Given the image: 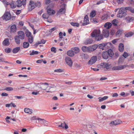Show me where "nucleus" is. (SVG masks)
Wrapping results in <instances>:
<instances>
[{
    "label": "nucleus",
    "mask_w": 134,
    "mask_h": 134,
    "mask_svg": "<svg viewBox=\"0 0 134 134\" xmlns=\"http://www.w3.org/2000/svg\"><path fill=\"white\" fill-rule=\"evenodd\" d=\"M65 9L64 7L61 8L59 10L58 13L59 14H63L65 13Z\"/></svg>",
    "instance_id": "obj_35"
},
{
    "label": "nucleus",
    "mask_w": 134,
    "mask_h": 134,
    "mask_svg": "<svg viewBox=\"0 0 134 134\" xmlns=\"http://www.w3.org/2000/svg\"><path fill=\"white\" fill-rule=\"evenodd\" d=\"M124 58L123 57H120L118 61V63L119 65L122 64L124 61Z\"/></svg>",
    "instance_id": "obj_30"
},
{
    "label": "nucleus",
    "mask_w": 134,
    "mask_h": 134,
    "mask_svg": "<svg viewBox=\"0 0 134 134\" xmlns=\"http://www.w3.org/2000/svg\"><path fill=\"white\" fill-rule=\"evenodd\" d=\"M38 53V52L37 51H32V52L30 54V55H33L34 54H37Z\"/></svg>",
    "instance_id": "obj_48"
},
{
    "label": "nucleus",
    "mask_w": 134,
    "mask_h": 134,
    "mask_svg": "<svg viewBox=\"0 0 134 134\" xmlns=\"http://www.w3.org/2000/svg\"><path fill=\"white\" fill-rule=\"evenodd\" d=\"M59 127H61L63 128H65V129H67L68 128V126L66 124L65 122L64 121L61 125H58Z\"/></svg>",
    "instance_id": "obj_18"
},
{
    "label": "nucleus",
    "mask_w": 134,
    "mask_h": 134,
    "mask_svg": "<svg viewBox=\"0 0 134 134\" xmlns=\"http://www.w3.org/2000/svg\"><path fill=\"white\" fill-rule=\"evenodd\" d=\"M26 0H23L21 1L20 0H18L16 1L17 6L18 7H20L22 5H23L26 4Z\"/></svg>",
    "instance_id": "obj_8"
},
{
    "label": "nucleus",
    "mask_w": 134,
    "mask_h": 134,
    "mask_svg": "<svg viewBox=\"0 0 134 134\" xmlns=\"http://www.w3.org/2000/svg\"><path fill=\"white\" fill-rule=\"evenodd\" d=\"M98 66L99 68H106V69H108L109 67L108 63L105 62L102 63L98 65Z\"/></svg>",
    "instance_id": "obj_5"
},
{
    "label": "nucleus",
    "mask_w": 134,
    "mask_h": 134,
    "mask_svg": "<svg viewBox=\"0 0 134 134\" xmlns=\"http://www.w3.org/2000/svg\"><path fill=\"white\" fill-rule=\"evenodd\" d=\"M39 119L40 120V121H42L43 122V123L44 124H47L48 123V122L46 120L44 119Z\"/></svg>",
    "instance_id": "obj_49"
},
{
    "label": "nucleus",
    "mask_w": 134,
    "mask_h": 134,
    "mask_svg": "<svg viewBox=\"0 0 134 134\" xmlns=\"http://www.w3.org/2000/svg\"><path fill=\"white\" fill-rule=\"evenodd\" d=\"M75 66L77 68H79L81 67V65L80 64H75Z\"/></svg>",
    "instance_id": "obj_63"
},
{
    "label": "nucleus",
    "mask_w": 134,
    "mask_h": 134,
    "mask_svg": "<svg viewBox=\"0 0 134 134\" xmlns=\"http://www.w3.org/2000/svg\"><path fill=\"white\" fill-rule=\"evenodd\" d=\"M133 34L132 32H130L127 33L125 34V36L126 37H130L132 36Z\"/></svg>",
    "instance_id": "obj_37"
},
{
    "label": "nucleus",
    "mask_w": 134,
    "mask_h": 134,
    "mask_svg": "<svg viewBox=\"0 0 134 134\" xmlns=\"http://www.w3.org/2000/svg\"><path fill=\"white\" fill-rule=\"evenodd\" d=\"M59 38L62 39L63 38V33L62 32H60L59 33Z\"/></svg>",
    "instance_id": "obj_56"
},
{
    "label": "nucleus",
    "mask_w": 134,
    "mask_h": 134,
    "mask_svg": "<svg viewBox=\"0 0 134 134\" xmlns=\"http://www.w3.org/2000/svg\"><path fill=\"white\" fill-rule=\"evenodd\" d=\"M108 17V15L107 14L103 15L102 17V20H104L106 19Z\"/></svg>",
    "instance_id": "obj_44"
},
{
    "label": "nucleus",
    "mask_w": 134,
    "mask_h": 134,
    "mask_svg": "<svg viewBox=\"0 0 134 134\" xmlns=\"http://www.w3.org/2000/svg\"><path fill=\"white\" fill-rule=\"evenodd\" d=\"M93 40L91 38H88L85 40L84 42V44L85 45L90 44L92 43Z\"/></svg>",
    "instance_id": "obj_15"
},
{
    "label": "nucleus",
    "mask_w": 134,
    "mask_h": 134,
    "mask_svg": "<svg viewBox=\"0 0 134 134\" xmlns=\"http://www.w3.org/2000/svg\"><path fill=\"white\" fill-rule=\"evenodd\" d=\"M125 19L127 22H130L132 21L134 19V18L128 16L125 18Z\"/></svg>",
    "instance_id": "obj_29"
},
{
    "label": "nucleus",
    "mask_w": 134,
    "mask_h": 134,
    "mask_svg": "<svg viewBox=\"0 0 134 134\" xmlns=\"http://www.w3.org/2000/svg\"><path fill=\"white\" fill-rule=\"evenodd\" d=\"M108 98V97L107 96H104L102 98H100V97H99V102H101V101H103L107 99Z\"/></svg>",
    "instance_id": "obj_38"
},
{
    "label": "nucleus",
    "mask_w": 134,
    "mask_h": 134,
    "mask_svg": "<svg viewBox=\"0 0 134 134\" xmlns=\"http://www.w3.org/2000/svg\"><path fill=\"white\" fill-rule=\"evenodd\" d=\"M47 13L49 15H52L55 13V11L49 8L47 10Z\"/></svg>",
    "instance_id": "obj_22"
},
{
    "label": "nucleus",
    "mask_w": 134,
    "mask_h": 134,
    "mask_svg": "<svg viewBox=\"0 0 134 134\" xmlns=\"http://www.w3.org/2000/svg\"><path fill=\"white\" fill-rule=\"evenodd\" d=\"M118 21L116 19H114L113 20L112 23L113 25L115 26H116L117 25Z\"/></svg>",
    "instance_id": "obj_39"
},
{
    "label": "nucleus",
    "mask_w": 134,
    "mask_h": 134,
    "mask_svg": "<svg viewBox=\"0 0 134 134\" xmlns=\"http://www.w3.org/2000/svg\"><path fill=\"white\" fill-rule=\"evenodd\" d=\"M49 15L47 13H45L43 14L42 17L44 18L47 19L49 18Z\"/></svg>",
    "instance_id": "obj_42"
},
{
    "label": "nucleus",
    "mask_w": 134,
    "mask_h": 134,
    "mask_svg": "<svg viewBox=\"0 0 134 134\" xmlns=\"http://www.w3.org/2000/svg\"><path fill=\"white\" fill-rule=\"evenodd\" d=\"M118 96V94L117 93H114L113 94V95H112V97H117Z\"/></svg>",
    "instance_id": "obj_64"
},
{
    "label": "nucleus",
    "mask_w": 134,
    "mask_h": 134,
    "mask_svg": "<svg viewBox=\"0 0 134 134\" xmlns=\"http://www.w3.org/2000/svg\"><path fill=\"white\" fill-rule=\"evenodd\" d=\"M81 49L84 52H90V48L86 46H83L81 48Z\"/></svg>",
    "instance_id": "obj_16"
},
{
    "label": "nucleus",
    "mask_w": 134,
    "mask_h": 134,
    "mask_svg": "<svg viewBox=\"0 0 134 134\" xmlns=\"http://www.w3.org/2000/svg\"><path fill=\"white\" fill-rule=\"evenodd\" d=\"M67 54L70 57H72L74 56V53L72 50H70L68 51Z\"/></svg>",
    "instance_id": "obj_23"
},
{
    "label": "nucleus",
    "mask_w": 134,
    "mask_h": 134,
    "mask_svg": "<svg viewBox=\"0 0 134 134\" xmlns=\"http://www.w3.org/2000/svg\"><path fill=\"white\" fill-rule=\"evenodd\" d=\"M111 43H108L106 44L103 43L100 44L98 46V47L100 49H104V48L105 47H106L107 46H110L111 45Z\"/></svg>",
    "instance_id": "obj_12"
},
{
    "label": "nucleus",
    "mask_w": 134,
    "mask_h": 134,
    "mask_svg": "<svg viewBox=\"0 0 134 134\" xmlns=\"http://www.w3.org/2000/svg\"><path fill=\"white\" fill-rule=\"evenodd\" d=\"M20 49V48L19 47H16L13 49L12 52L13 53H16L18 52Z\"/></svg>",
    "instance_id": "obj_31"
},
{
    "label": "nucleus",
    "mask_w": 134,
    "mask_h": 134,
    "mask_svg": "<svg viewBox=\"0 0 134 134\" xmlns=\"http://www.w3.org/2000/svg\"><path fill=\"white\" fill-rule=\"evenodd\" d=\"M65 60L66 64L69 66L71 67L72 66L73 62L70 58L68 57H66L65 58Z\"/></svg>",
    "instance_id": "obj_6"
},
{
    "label": "nucleus",
    "mask_w": 134,
    "mask_h": 134,
    "mask_svg": "<svg viewBox=\"0 0 134 134\" xmlns=\"http://www.w3.org/2000/svg\"><path fill=\"white\" fill-rule=\"evenodd\" d=\"M96 15V12L94 10L92 11L90 13V17L92 18L93 17Z\"/></svg>",
    "instance_id": "obj_40"
},
{
    "label": "nucleus",
    "mask_w": 134,
    "mask_h": 134,
    "mask_svg": "<svg viewBox=\"0 0 134 134\" xmlns=\"http://www.w3.org/2000/svg\"><path fill=\"white\" fill-rule=\"evenodd\" d=\"M102 57L104 59H106L108 58V55L107 52H103L102 53Z\"/></svg>",
    "instance_id": "obj_21"
},
{
    "label": "nucleus",
    "mask_w": 134,
    "mask_h": 134,
    "mask_svg": "<svg viewBox=\"0 0 134 134\" xmlns=\"http://www.w3.org/2000/svg\"><path fill=\"white\" fill-rule=\"evenodd\" d=\"M89 23L88 18L87 15H86L84 18L83 23L82 24L83 25L85 26Z\"/></svg>",
    "instance_id": "obj_13"
},
{
    "label": "nucleus",
    "mask_w": 134,
    "mask_h": 134,
    "mask_svg": "<svg viewBox=\"0 0 134 134\" xmlns=\"http://www.w3.org/2000/svg\"><path fill=\"white\" fill-rule=\"evenodd\" d=\"M29 10L31 11L32 10L36 7V4L35 2H34L33 1H30L29 4Z\"/></svg>",
    "instance_id": "obj_4"
},
{
    "label": "nucleus",
    "mask_w": 134,
    "mask_h": 134,
    "mask_svg": "<svg viewBox=\"0 0 134 134\" xmlns=\"http://www.w3.org/2000/svg\"><path fill=\"white\" fill-rule=\"evenodd\" d=\"M10 32H14L16 30V27L15 24L12 25L10 27Z\"/></svg>",
    "instance_id": "obj_19"
},
{
    "label": "nucleus",
    "mask_w": 134,
    "mask_h": 134,
    "mask_svg": "<svg viewBox=\"0 0 134 134\" xmlns=\"http://www.w3.org/2000/svg\"><path fill=\"white\" fill-rule=\"evenodd\" d=\"M10 6L11 8L14 9L17 6L16 2L14 1H12L11 3L10 4Z\"/></svg>",
    "instance_id": "obj_25"
},
{
    "label": "nucleus",
    "mask_w": 134,
    "mask_h": 134,
    "mask_svg": "<svg viewBox=\"0 0 134 134\" xmlns=\"http://www.w3.org/2000/svg\"><path fill=\"white\" fill-rule=\"evenodd\" d=\"M71 24L74 26H76L78 27L79 26V24L77 23H75L73 22H71L70 23Z\"/></svg>",
    "instance_id": "obj_45"
},
{
    "label": "nucleus",
    "mask_w": 134,
    "mask_h": 134,
    "mask_svg": "<svg viewBox=\"0 0 134 134\" xmlns=\"http://www.w3.org/2000/svg\"><path fill=\"white\" fill-rule=\"evenodd\" d=\"M74 53L76 54L78 53L79 52V49L78 48L75 47L72 49Z\"/></svg>",
    "instance_id": "obj_33"
},
{
    "label": "nucleus",
    "mask_w": 134,
    "mask_h": 134,
    "mask_svg": "<svg viewBox=\"0 0 134 134\" xmlns=\"http://www.w3.org/2000/svg\"><path fill=\"white\" fill-rule=\"evenodd\" d=\"M18 35L17 36L19 37L21 40H23L25 37L24 33L22 31H18Z\"/></svg>",
    "instance_id": "obj_10"
},
{
    "label": "nucleus",
    "mask_w": 134,
    "mask_h": 134,
    "mask_svg": "<svg viewBox=\"0 0 134 134\" xmlns=\"http://www.w3.org/2000/svg\"><path fill=\"white\" fill-rule=\"evenodd\" d=\"M5 52L7 53H9L11 51V49L10 48H8L5 49L4 50Z\"/></svg>",
    "instance_id": "obj_47"
},
{
    "label": "nucleus",
    "mask_w": 134,
    "mask_h": 134,
    "mask_svg": "<svg viewBox=\"0 0 134 134\" xmlns=\"http://www.w3.org/2000/svg\"><path fill=\"white\" fill-rule=\"evenodd\" d=\"M125 65L126 66V67H131L132 68H133L134 67V65L133 64H131L129 65Z\"/></svg>",
    "instance_id": "obj_55"
},
{
    "label": "nucleus",
    "mask_w": 134,
    "mask_h": 134,
    "mask_svg": "<svg viewBox=\"0 0 134 134\" xmlns=\"http://www.w3.org/2000/svg\"><path fill=\"white\" fill-rule=\"evenodd\" d=\"M28 39L29 42L30 43L32 42L33 41V37L32 36L28 37Z\"/></svg>",
    "instance_id": "obj_41"
},
{
    "label": "nucleus",
    "mask_w": 134,
    "mask_h": 134,
    "mask_svg": "<svg viewBox=\"0 0 134 134\" xmlns=\"http://www.w3.org/2000/svg\"><path fill=\"white\" fill-rule=\"evenodd\" d=\"M36 7H40L41 6V3L39 1H37L36 3Z\"/></svg>",
    "instance_id": "obj_52"
},
{
    "label": "nucleus",
    "mask_w": 134,
    "mask_h": 134,
    "mask_svg": "<svg viewBox=\"0 0 134 134\" xmlns=\"http://www.w3.org/2000/svg\"><path fill=\"white\" fill-rule=\"evenodd\" d=\"M4 90L7 91H12L13 90V88L10 87H7Z\"/></svg>",
    "instance_id": "obj_46"
},
{
    "label": "nucleus",
    "mask_w": 134,
    "mask_h": 134,
    "mask_svg": "<svg viewBox=\"0 0 134 134\" xmlns=\"http://www.w3.org/2000/svg\"><path fill=\"white\" fill-rule=\"evenodd\" d=\"M122 31L121 30H118L116 32V34L117 35L121 34Z\"/></svg>",
    "instance_id": "obj_53"
},
{
    "label": "nucleus",
    "mask_w": 134,
    "mask_h": 134,
    "mask_svg": "<svg viewBox=\"0 0 134 134\" xmlns=\"http://www.w3.org/2000/svg\"><path fill=\"white\" fill-rule=\"evenodd\" d=\"M126 11L125 8L122 7L119 9L118 12L117 14V17L121 18L125 16L126 15Z\"/></svg>",
    "instance_id": "obj_2"
},
{
    "label": "nucleus",
    "mask_w": 134,
    "mask_h": 134,
    "mask_svg": "<svg viewBox=\"0 0 134 134\" xmlns=\"http://www.w3.org/2000/svg\"><path fill=\"white\" fill-rule=\"evenodd\" d=\"M3 44L4 46H8L10 44L9 39L8 38H5L3 42Z\"/></svg>",
    "instance_id": "obj_17"
},
{
    "label": "nucleus",
    "mask_w": 134,
    "mask_h": 134,
    "mask_svg": "<svg viewBox=\"0 0 134 134\" xmlns=\"http://www.w3.org/2000/svg\"><path fill=\"white\" fill-rule=\"evenodd\" d=\"M122 122V121L120 119H117L114 121H112L110 123L111 126L115 125H116L120 124Z\"/></svg>",
    "instance_id": "obj_11"
},
{
    "label": "nucleus",
    "mask_w": 134,
    "mask_h": 134,
    "mask_svg": "<svg viewBox=\"0 0 134 134\" xmlns=\"http://www.w3.org/2000/svg\"><path fill=\"white\" fill-rule=\"evenodd\" d=\"M126 66L125 65H120L114 67L112 68V70H122L124 68H126Z\"/></svg>",
    "instance_id": "obj_7"
},
{
    "label": "nucleus",
    "mask_w": 134,
    "mask_h": 134,
    "mask_svg": "<svg viewBox=\"0 0 134 134\" xmlns=\"http://www.w3.org/2000/svg\"><path fill=\"white\" fill-rule=\"evenodd\" d=\"M39 91H38L37 92H32V94H33L36 95L37 94H39Z\"/></svg>",
    "instance_id": "obj_62"
},
{
    "label": "nucleus",
    "mask_w": 134,
    "mask_h": 134,
    "mask_svg": "<svg viewBox=\"0 0 134 134\" xmlns=\"http://www.w3.org/2000/svg\"><path fill=\"white\" fill-rule=\"evenodd\" d=\"M103 35L105 37H108L109 35V30L107 29H104L103 31Z\"/></svg>",
    "instance_id": "obj_14"
},
{
    "label": "nucleus",
    "mask_w": 134,
    "mask_h": 134,
    "mask_svg": "<svg viewBox=\"0 0 134 134\" xmlns=\"http://www.w3.org/2000/svg\"><path fill=\"white\" fill-rule=\"evenodd\" d=\"M24 110V112L26 113L31 114L32 113V110L28 108H25Z\"/></svg>",
    "instance_id": "obj_28"
},
{
    "label": "nucleus",
    "mask_w": 134,
    "mask_h": 134,
    "mask_svg": "<svg viewBox=\"0 0 134 134\" xmlns=\"http://www.w3.org/2000/svg\"><path fill=\"white\" fill-rule=\"evenodd\" d=\"M43 59H40L37 61L36 63H41L43 62Z\"/></svg>",
    "instance_id": "obj_60"
},
{
    "label": "nucleus",
    "mask_w": 134,
    "mask_h": 134,
    "mask_svg": "<svg viewBox=\"0 0 134 134\" xmlns=\"http://www.w3.org/2000/svg\"><path fill=\"white\" fill-rule=\"evenodd\" d=\"M107 52L108 53V55L111 57H112L114 54L113 51L111 49H108V52Z\"/></svg>",
    "instance_id": "obj_34"
},
{
    "label": "nucleus",
    "mask_w": 134,
    "mask_h": 134,
    "mask_svg": "<svg viewBox=\"0 0 134 134\" xmlns=\"http://www.w3.org/2000/svg\"><path fill=\"white\" fill-rule=\"evenodd\" d=\"M29 43L27 42H24L23 44V46L24 48H28L29 46Z\"/></svg>",
    "instance_id": "obj_36"
},
{
    "label": "nucleus",
    "mask_w": 134,
    "mask_h": 134,
    "mask_svg": "<svg viewBox=\"0 0 134 134\" xmlns=\"http://www.w3.org/2000/svg\"><path fill=\"white\" fill-rule=\"evenodd\" d=\"M125 8L126 11L127 10H128L130 11L132 13H134V8H132L130 7H126Z\"/></svg>",
    "instance_id": "obj_32"
},
{
    "label": "nucleus",
    "mask_w": 134,
    "mask_h": 134,
    "mask_svg": "<svg viewBox=\"0 0 134 134\" xmlns=\"http://www.w3.org/2000/svg\"><path fill=\"white\" fill-rule=\"evenodd\" d=\"M15 41L16 43L17 44H19L20 43V38L16 36L14 37Z\"/></svg>",
    "instance_id": "obj_27"
},
{
    "label": "nucleus",
    "mask_w": 134,
    "mask_h": 134,
    "mask_svg": "<svg viewBox=\"0 0 134 134\" xmlns=\"http://www.w3.org/2000/svg\"><path fill=\"white\" fill-rule=\"evenodd\" d=\"M1 96H8V94L5 93H2L1 94Z\"/></svg>",
    "instance_id": "obj_58"
},
{
    "label": "nucleus",
    "mask_w": 134,
    "mask_h": 134,
    "mask_svg": "<svg viewBox=\"0 0 134 134\" xmlns=\"http://www.w3.org/2000/svg\"><path fill=\"white\" fill-rule=\"evenodd\" d=\"M63 71V70L61 69H58L55 70L54 71L55 72H62Z\"/></svg>",
    "instance_id": "obj_50"
},
{
    "label": "nucleus",
    "mask_w": 134,
    "mask_h": 134,
    "mask_svg": "<svg viewBox=\"0 0 134 134\" xmlns=\"http://www.w3.org/2000/svg\"><path fill=\"white\" fill-rule=\"evenodd\" d=\"M51 2L50 0H45V3L46 4H49Z\"/></svg>",
    "instance_id": "obj_57"
},
{
    "label": "nucleus",
    "mask_w": 134,
    "mask_h": 134,
    "mask_svg": "<svg viewBox=\"0 0 134 134\" xmlns=\"http://www.w3.org/2000/svg\"><path fill=\"white\" fill-rule=\"evenodd\" d=\"M40 119V118H37L35 116H33L32 117V120H40L39 119Z\"/></svg>",
    "instance_id": "obj_61"
},
{
    "label": "nucleus",
    "mask_w": 134,
    "mask_h": 134,
    "mask_svg": "<svg viewBox=\"0 0 134 134\" xmlns=\"http://www.w3.org/2000/svg\"><path fill=\"white\" fill-rule=\"evenodd\" d=\"M56 29V28L55 27H53V28H52L51 29H50L49 30V31L50 32H52L53 31H54Z\"/></svg>",
    "instance_id": "obj_59"
},
{
    "label": "nucleus",
    "mask_w": 134,
    "mask_h": 134,
    "mask_svg": "<svg viewBox=\"0 0 134 134\" xmlns=\"http://www.w3.org/2000/svg\"><path fill=\"white\" fill-rule=\"evenodd\" d=\"M97 58L96 56H93L91 57L90 60L88 64L89 65L95 63L97 60Z\"/></svg>",
    "instance_id": "obj_9"
},
{
    "label": "nucleus",
    "mask_w": 134,
    "mask_h": 134,
    "mask_svg": "<svg viewBox=\"0 0 134 134\" xmlns=\"http://www.w3.org/2000/svg\"><path fill=\"white\" fill-rule=\"evenodd\" d=\"M91 36L92 37H94L95 40L97 41H99L103 38V36L100 34L99 30H95L93 31L91 34Z\"/></svg>",
    "instance_id": "obj_1"
},
{
    "label": "nucleus",
    "mask_w": 134,
    "mask_h": 134,
    "mask_svg": "<svg viewBox=\"0 0 134 134\" xmlns=\"http://www.w3.org/2000/svg\"><path fill=\"white\" fill-rule=\"evenodd\" d=\"M111 25L112 24L111 23L109 22H107L105 24L104 26L105 27V29H108L110 28Z\"/></svg>",
    "instance_id": "obj_24"
},
{
    "label": "nucleus",
    "mask_w": 134,
    "mask_h": 134,
    "mask_svg": "<svg viewBox=\"0 0 134 134\" xmlns=\"http://www.w3.org/2000/svg\"><path fill=\"white\" fill-rule=\"evenodd\" d=\"M98 46L96 44H94L89 47L90 52L93 51L95 50L97 48Z\"/></svg>",
    "instance_id": "obj_20"
},
{
    "label": "nucleus",
    "mask_w": 134,
    "mask_h": 134,
    "mask_svg": "<svg viewBox=\"0 0 134 134\" xmlns=\"http://www.w3.org/2000/svg\"><path fill=\"white\" fill-rule=\"evenodd\" d=\"M128 55L127 53L125 52L123 53L122 55L125 58H126L127 57Z\"/></svg>",
    "instance_id": "obj_54"
},
{
    "label": "nucleus",
    "mask_w": 134,
    "mask_h": 134,
    "mask_svg": "<svg viewBox=\"0 0 134 134\" xmlns=\"http://www.w3.org/2000/svg\"><path fill=\"white\" fill-rule=\"evenodd\" d=\"M25 34L26 36L28 37L32 36L31 32L28 31H26V32Z\"/></svg>",
    "instance_id": "obj_43"
},
{
    "label": "nucleus",
    "mask_w": 134,
    "mask_h": 134,
    "mask_svg": "<svg viewBox=\"0 0 134 134\" xmlns=\"http://www.w3.org/2000/svg\"><path fill=\"white\" fill-rule=\"evenodd\" d=\"M51 51L53 52L54 53H55L56 52V48L54 47H52L51 48Z\"/></svg>",
    "instance_id": "obj_51"
},
{
    "label": "nucleus",
    "mask_w": 134,
    "mask_h": 134,
    "mask_svg": "<svg viewBox=\"0 0 134 134\" xmlns=\"http://www.w3.org/2000/svg\"><path fill=\"white\" fill-rule=\"evenodd\" d=\"M119 49L120 51L122 52L123 51L124 49L123 44L122 43H120L119 46Z\"/></svg>",
    "instance_id": "obj_26"
},
{
    "label": "nucleus",
    "mask_w": 134,
    "mask_h": 134,
    "mask_svg": "<svg viewBox=\"0 0 134 134\" xmlns=\"http://www.w3.org/2000/svg\"><path fill=\"white\" fill-rule=\"evenodd\" d=\"M3 19L6 21L9 20L11 18V15L8 12H5L2 17Z\"/></svg>",
    "instance_id": "obj_3"
}]
</instances>
